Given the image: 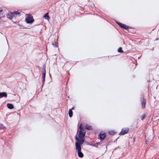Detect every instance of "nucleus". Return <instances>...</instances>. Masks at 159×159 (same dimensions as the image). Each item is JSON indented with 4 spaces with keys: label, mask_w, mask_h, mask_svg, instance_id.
I'll use <instances>...</instances> for the list:
<instances>
[{
    "label": "nucleus",
    "mask_w": 159,
    "mask_h": 159,
    "mask_svg": "<svg viewBox=\"0 0 159 159\" xmlns=\"http://www.w3.org/2000/svg\"><path fill=\"white\" fill-rule=\"evenodd\" d=\"M118 138H117L116 140H115L114 141V142H116L117 141V139Z\"/></svg>",
    "instance_id": "28"
},
{
    "label": "nucleus",
    "mask_w": 159,
    "mask_h": 159,
    "mask_svg": "<svg viewBox=\"0 0 159 159\" xmlns=\"http://www.w3.org/2000/svg\"><path fill=\"white\" fill-rule=\"evenodd\" d=\"M145 114H143L141 118V120H143V119L145 118Z\"/></svg>",
    "instance_id": "22"
},
{
    "label": "nucleus",
    "mask_w": 159,
    "mask_h": 159,
    "mask_svg": "<svg viewBox=\"0 0 159 159\" xmlns=\"http://www.w3.org/2000/svg\"><path fill=\"white\" fill-rule=\"evenodd\" d=\"M96 145L97 144H95L94 145H93V146L94 147H96V148H98V145Z\"/></svg>",
    "instance_id": "25"
},
{
    "label": "nucleus",
    "mask_w": 159,
    "mask_h": 159,
    "mask_svg": "<svg viewBox=\"0 0 159 159\" xmlns=\"http://www.w3.org/2000/svg\"><path fill=\"white\" fill-rule=\"evenodd\" d=\"M75 145L76 147V148L78 149H81V146L84 143L81 142L79 140H78V139L77 137V135H75Z\"/></svg>",
    "instance_id": "2"
},
{
    "label": "nucleus",
    "mask_w": 159,
    "mask_h": 159,
    "mask_svg": "<svg viewBox=\"0 0 159 159\" xmlns=\"http://www.w3.org/2000/svg\"><path fill=\"white\" fill-rule=\"evenodd\" d=\"M141 100L142 107L143 109H144L145 107L146 103V100L144 98L143 96L142 97Z\"/></svg>",
    "instance_id": "8"
},
{
    "label": "nucleus",
    "mask_w": 159,
    "mask_h": 159,
    "mask_svg": "<svg viewBox=\"0 0 159 159\" xmlns=\"http://www.w3.org/2000/svg\"><path fill=\"white\" fill-rule=\"evenodd\" d=\"M76 151L77 152L78 156L80 158L83 157L84 156V154L81 151V149L76 148Z\"/></svg>",
    "instance_id": "9"
},
{
    "label": "nucleus",
    "mask_w": 159,
    "mask_h": 159,
    "mask_svg": "<svg viewBox=\"0 0 159 159\" xmlns=\"http://www.w3.org/2000/svg\"><path fill=\"white\" fill-rule=\"evenodd\" d=\"M52 45L53 46V47H57V43L55 42H54V43H52Z\"/></svg>",
    "instance_id": "20"
},
{
    "label": "nucleus",
    "mask_w": 159,
    "mask_h": 159,
    "mask_svg": "<svg viewBox=\"0 0 159 159\" xmlns=\"http://www.w3.org/2000/svg\"><path fill=\"white\" fill-rule=\"evenodd\" d=\"M116 23L121 28L125 30H127L129 32H130L129 30V29H131L132 27L127 26L125 24L122 23L118 21H116Z\"/></svg>",
    "instance_id": "3"
},
{
    "label": "nucleus",
    "mask_w": 159,
    "mask_h": 159,
    "mask_svg": "<svg viewBox=\"0 0 159 159\" xmlns=\"http://www.w3.org/2000/svg\"><path fill=\"white\" fill-rule=\"evenodd\" d=\"M46 66L45 65L43 66V67H42L43 71V73L42 74V88L44 84V82L45 80L46 76Z\"/></svg>",
    "instance_id": "5"
},
{
    "label": "nucleus",
    "mask_w": 159,
    "mask_h": 159,
    "mask_svg": "<svg viewBox=\"0 0 159 159\" xmlns=\"http://www.w3.org/2000/svg\"><path fill=\"white\" fill-rule=\"evenodd\" d=\"M129 130V128H122L121 131L119 133V135H123L127 134Z\"/></svg>",
    "instance_id": "6"
},
{
    "label": "nucleus",
    "mask_w": 159,
    "mask_h": 159,
    "mask_svg": "<svg viewBox=\"0 0 159 159\" xmlns=\"http://www.w3.org/2000/svg\"><path fill=\"white\" fill-rule=\"evenodd\" d=\"M109 134L110 135H113L115 134L116 132L114 130H112L108 132Z\"/></svg>",
    "instance_id": "16"
},
{
    "label": "nucleus",
    "mask_w": 159,
    "mask_h": 159,
    "mask_svg": "<svg viewBox=\"0 0 159 159\" xmlns=\"http://www.w3.org/2000/svg\"><path fill=\"white\" fill-rule=\"evenodd\" d=\"M85 128L86 129L88 130H90L92 129L91 126H89L87 124L86 125H85Z\"/></svg>",
    "instance_id": "13"
},
{
    "label": "nucleus",
    "mask_w": 159,
    "mask_h": 159,
    "mask_svg": "<svg viewBox=\"0 0 159 159\" xmlns=\"http://www.w3.org/2000/svg\"><path fill=\"white\" fill-rule=\"evenodd\" d=\"M25 22L27 24H32L34 21V20L33 16L30 15H28V16L25 19Z\"/></svg>",
    "instance_id": "4"
},
{
    "label": "nucleus",
    "mask_w": 159,
    "mask_h": 159,
    "mask_svg": "<svg viewBox=\"0 0 159 159\" xmlns=\"http://www.w3.org/2000/svg\"><path fill=\"white\" fill-rule=\"evenodd\" d=\"M90 143H87V144L88 145H89V144Z\"/></svg>",
    "instance_id": "30"
},
{
    "label": "nucleus",
    "mask_w": 159,
    "mask_h": 159,
    "mask_svg": "<svg viewBox=\"0 0 159 159\" xmlns=\"http://www.w3.org/2000/svg\"><path fill=\"white\" fill-rule=\"evenodd\" d=\"M159 39V38H157L156 39V40H158V39Z\"/></svg>",
    "instance_id": "26"
},
{
    "label": "nucleus",
    "mask_w": 159,
    "mask_h": 159,
    "mask_svg": "<svg viewBox=\"0 0 159 159\" xmlns=\"http://www.w3.org/2000/svg\"><path fill=\"white\" fill-rule=\"evenodd\" d=\"M85 135V131L80 125L78 128L77 131L75 135H77L78 140L84 143L85 141L84 136Z\"/></svg>",
    "instance_id": "1"
},
{
    "label": "nucleus",
    "mask_w": 159,
    "mask_h": 159,
    "mask_svg": "<svg viewBox=\"0 0 159 159\" xmlns=\"http://www.w3.org/2000/svg\"><path fill=\"white\" fill-rule=\"evenodd\" d=\"M5 126L2 124L0 125V129H4Z\"/></svg>",
    "instance_id": "21"
},
{
    "label": "nucleus",
    "mask_w": 159,
    "mask_h": 159,
    "mask_svg": "<svg viewBox=\"0 0 159 159\" xmlns=\"http://www.w3.org/2000/svg\"><path fill=\"white\" fill-rule=\"evenodd\" d=\"M118 52L120 53H123L124 52V51L122 50V47H119L118 49Z\"/></svg>",
    "instance_id": "17"
},
{
    "label": "nucleus",
    "mask_w": 159,
    "mask_h": 159,
    "mask_svg": "<svg viewBox=\"0 0 159 159\" xmlns=\"http://www.w3.org/2000/svg\"><path fill=\"white\" fill-rule=\"evenodd\" d=\"M17 25H18L19 26L20 28V29H24V28H25L24 27V26L23 25H20L19 23H18Z\"/></svg>",
    "instance_id": "18"
},
{
    "label": "nucleus",
    "mask_w": 159,
    "mask_h": 159,
    "mask_svg": "<svg viewBox=\"0 0 159 159\" xmlns=\"http://www.w3.org/2000/svg\"><path fill=\"white\" fill-rule=\"evenodd\" d=\"M7 97V94L6 92H0V98L3 97L6 98Z\"/></svg>",
    "instance_id": "10"
},
{
    "label": "nucleus",
    "mask_w": 159,
    "mask_h": 159,
    "mask_svg": "<svg viewBox=\"0 0 159 159\" xmlns=\"http://www.w3.org/2000/svg\"><path fill=\"white\" fill-rule=\"evenodd\" d=\"M74 107H72L70 109H72V110L74 109Z\"/></svg>",
    "instance_id": "27"
},
{
    "label": "nucleus",
    "mask_w": 159,
    "mask_h": 159,
    "mask_svg": "<svg viewBox=\"0 0 159 159\" xmlns=\"http://www.w3.org/2000/svg\"><path fill=\"white\" fill-rule=\"evenodd\" d=\"M106 134L105 133H100L98 135V138L101 140H103L106 137Z\"/></svg>",
    "instance_id": "7"
},
{
    "label": "nucleus",
    "mask_w": 159,
    "mask_h": 159,
    "mask_svg": "<svg viewBox=\"0 0 159 159\" xmlns=\"http://www.w3.org/2000/svg\"><path fill=\"white\" fill-rule=\"evenodd\" d=\"M102 143V142L101 141H100V142H97L96 143H95V144L99 145V144H101Z\"/></svg>",
    "instance_id": "24"
},
{
    "label": "nucleus",
    "mask_w": 159,
    "mask_h": 159,
    "mask_svg": "<svg viewBox=\"0 0 159 159\" xmlns=\"http://www.w3.org/2000/svg\"><path fill=\"white\" fill-rule=\"evenodd\" d=\"M7 107L10 109H12L14 107L12 104L10 103H8L7 104Z\"/></svg>",
    "instance_id": "12"
},
{
    "label": "nucleus",
    "mask_w": 159,
    "mask_h": 159,
    "mask_svg": "<svg viewBox=\"0 0 159 159\" xmlns=\"http://www.w3.org/2000/svg\"><path fill=\"white\" fill-rule=\"evenodd\" d=\"M154 48H152V51L153 50H154Z\"/></svg>",
    "instance_id": "31"
},
{
    "label": "nucleus",
    "mask_w": 159,
    "mask_h": 159,
    "mask_svg": "<svg viewBox=\"0 0 159 159\" xmlns=\"http://www.w3.org/2000/svg\"><path fill=\"white\" fill-rule=\"evenodd\" d=\"M2 10H0V12H1L2 11Z\"/></svg>",
    "instance_id": "29"
},
{
    "label": "nucleus",
    "mask_w": 159,
    "mask_h": 159,
    "mask_svg": "<svg viewBox=\"0 0 159 159\" xmlns=\"http://www.w3.org/2000/svg\"><path fill=\"white\" fill-rule=\"evenodd\" d=\"M13 13H11V14H7V17L10 19V20H11L13 18Z\"/></svg>",
    "instance_id": "11"
},
{
    "label": "nucleus",
    "mask_w": 159,
    "mask_h": 159,
    "mask_svg": "<svg viewBox=\"0 0 159 159\" xmlns=\"http://www.w3.org/2000/svg\"><path fill=\"white\" fill-rule=\"evenodd\" d=\"M43 17L45 18V19L48 20L49 19V17L48 15V13H46L43 16Z\"/></svg>",
    "instance_id": "14"
},
{
    "label": "nucleus",
    "mask_w": 159,
    "mask_h": 159,
    "mask_svg": "<svg viewBox=\"0 0 159 159\" xmlns=\"http://www.w3.org/2000/svg\"><path fill=\"white\" fill-rule=\"evenodd\" d=\"M95 144V143H94L92 142L91 143H90L89 144V145L93 146V145H94Z\"/></svg>",
    "instance_id": "23"
},
{
    "label": "nucleus",
    "mask_w": 159,
    "mask_h": 159,
    "mask_svg": "<svg viewBox=\"0 0 159 159\" xmlns=\"http://www.w3.org/2000/svg\"><path fill=\"white\" fill-rule=\"evenodd\" d=\"M68 114L69 116L70 117H71L72 116L73 114L72 109H69L68 111Z\"/></svg>",
    "instance_id": "15"
},
{
    "label": "nucleus",
    "mask_w": 159,
    "mask_h": 159,
    "mask_svg": "<svg viewBox=\"0 0 159 159\" xmlns=\"http://www.w3.org/2000/svg\"><path fill=\"white\" fill-rule=\"evenodd\" d=\"M12 13H13H13L15 15H19L20 14V12H18V11H14Z\"/></svg>",
    "instance_id": "19"
}]
</instances>
